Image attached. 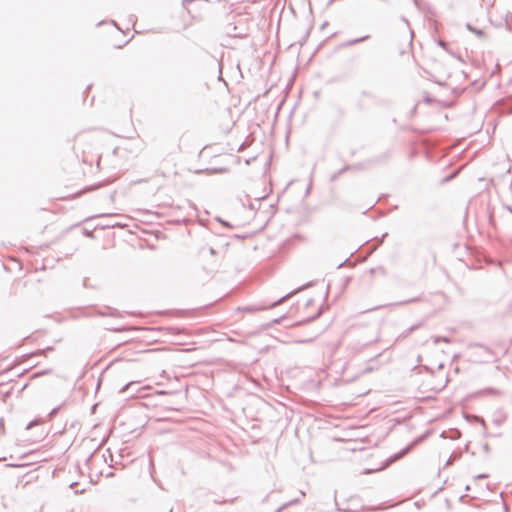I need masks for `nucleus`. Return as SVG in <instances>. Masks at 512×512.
Returning a JSON list of instances; mask_svg holds the SVG:
<instances>
[{"label": "nucleus", "instance_id": "nucleus-1", "mask_svg": "<svg viewBox=\"0 0 512 512\" xmlns=\"http://www.w3.org/2000/svg\"><path fill=\"white\" fill-rule=\"evenodd\" d=\"M224 32L230 37L243 38L247 34L245 22L238 16H233L232 21L224 26Z\"/></svg>", "mask_w": 512, "mask_h": 512}, {"label": "nucleus", "instance_id": "nucleus-2", "mask_svg": "<svg viewBox=\"0 0 512 512\" xmlns=\"http://www.w3.org/2000/svg\"><path fill=\"white\" fill-rule=\"evenodd\" d=\"M263 309H265V308L262 307V306L249 305V306L238 307L236 309V311H238V312H247V313H255V312L261 311Z\"/></svg>", "mask_w": 512, "mask_h": 512}, {"label": "nucleus", "instance_id": "nucleus-3", "mask_svg": "<svg viewBox=\"0 0 512 512\" xmlns=\"http://www.w3.org/2000/svg\"><path fill=\"white\" fill-rule=\"evenodd\" d=\"M369 37H370L369 35H365V36H362V37H359V38L348 40L347 42L342 44V47L354 46L356 44L364 42L365 40L369 39Z\"/></svg>", "mask_w": 512, "mask_h": 512}, {"label": "nucleus", "instance_id": "nucleus-4", "mask_svg": "<svg viewBox=\"0 0 512 512\" xmlns=\"http://www.w3.org/2000/svg\"><path fill=\"white\" fill-rule=\"evenodd\" d=\"M370 273L371 274L379 273L382 276H386L387 275V270L383 266H378V267H375V268H371L370 269Z\"/></svg>", "mask_w": 512, "mask_h": 512}, {"label": "nucleus", "instance_id": "nucleus-5", "mask_svg": "<svg viewBox=\"0 0 512 512\" xmlns=\"http://www.w3.org/2000/svg\"><path fill=\"white\" fill-rule=\"evenodd\" d=\"M298 290H299V289H297V291H298ZM295 292H296V290H294V291H292V292H290V293H288V294H286V295L282 296V297H281V298H279L278 300L274 301V302L270 305V307H275V306L279 305L280 303H282L284 300H286L287 298H289V297H290L292 294H294Z\"/></svg>", "mask_w": 512, "mask_h": 512}, {"label": "nucleus", "instance_id": "nucleus-6", "mask_svg": "<svg viewBox=\"0 0 512 512\" xmlns=\"http://www.w3.org/2000/svg\"><path fill=\"white\" fill-rule=\"evenodd\" d=\"M422 325L421 322L417 323V324H414L412 325L411 327H409L405 332H404V336H408L409 334H411L412 332H414L416 329H418L420 326Z\"/></svg>", "mask_w": 512, "mask_h": 512}, {"label": "nucleus", "instance_id": "nucleus-7", "mask_svg": "<svg viewBox=\"0 0 512 512\" xmlns=\"http://www.w3.org/2000/svg\"><path fill=\"white\" fill-rule=\"evenodd\" d=\"M440 341L449 343L450 339L446 336H434L433 337L434 344H438Z\"/></svg>", "mask_w": 512, "mask_h": 512}, {"label": "nucleus", "instance_id": "nucleus-8", "mask_svg": "<svg viewBox=\"0 0 512 512\" xmlns=\"http://www.w3.org/2000/svg\"><path fill=\"white\" fill-rule=\"evenodd\" d=\"M138 382H134V381H130L128 382L126 385H124L121 389H120V393H125L131 386H133L134 384H137Z\"/></svg>", "mask_w": 512, "mask_h": 512}, {"label": "nucleus", "instance_id": "nucleus-9", "mask_svg": "<svg viewBox=\"0 0 512 512\" xmlns=\"http://www.w3.org/2000/svg\"><path fill=\"white\" fill-rule=\"evenodd\" d=\"M467 28L478 36H482L484 34L482 30L473 28L470 24H467Z\"/></svg>", "mask_w": 512, "mask_h": 512}, {"label": "nucleus", "instance_id": "nucleus-10", "mask_svg": "<svg viewBox=\"0 0 512 512\" xmlns=\"http://www.w3.org/2000/svg\"><path fill=\"white\" fill-rule=\"evenodd\" d=\"M350 169H351V166H349V165H347V166L343 167V168L338 172V174H337V175H334V176L332 177V180L336 179V177H337L338 175H340V174H342V173H344V172H346V171H348V170H350Z\"/></svg>", "mask_w": 512, "mask_h": 512}, {"label": "nucleus", "instance_id": "nucleus-11", "mask_svg": "<svg viewBox=\"0 0 512 512\" xmlns=\"http://www.w3.org/2000/svg\"><path fill=\"white\" fill-rule=\"evenodd\" d=\"M389 156H390L389 153H385L381 157H379L376 160H374V162L386 161L389 158Z\"/></svg>", "mask_w": 512, "mask_h": 512}, {"label": "nucleus", "instance_id": "nucleus-12", "mask_svg": "<svg viewBox=\"0 0 512 512\" xmlns=\"http://www.w3.org/2000/svg\"><path fill=\"white\" fill-rule=\"evenodd\" d=\"M321 313H322V307H319V309H318L317 313H316L314 316L310 317V318L308 319V321H311V320H315V319H317V318L321 315Z\"/></svg>", "mask_w": 512, "mask_h": 512}, {"label": "nucleus", "instance_id": "nucleus-13", "mask_svg": "<svg viewBox=\"0 0 512 512\" xmlns=\"http://www.w3.org/2000/svg\"><path fill=\"white\" fill-rule=\"evenodd\" d=\"M416 301H418V298H412V299H408V300L402 301L399 304L400 305H404V304H409V303H413V302H416Z\"/></svg>", "mask_w": 512, "mask_h": 512}, {"label": "nucleus", "instance_id": "nucleus-14", "mask_svg": "<svg viewBox=\"0 0 512 512\" xmlns=\"http://www.w3.org/2000/svg\"><path fill=\"white\" fill-rule=\"evenodd\" d=\"M50 372V370H44V371H41V372H36L33 377H38V376H41V375H44L46 373Z\"/></svg>", "mask_w": 512, "mask_h": 512}, {"label": "nucleus", "instance_id": "nucleus-15", "mask_svg": "<svg viewBox=\"0 0 512 512\" xmlns=\"http://www.w3.org/2000/svg\"><path fill=\"white\" fill-rule=\"evenodd\" d=\"M208 252H209V254H210V255H212V256L216 254L215 249H214V248H212V247L208 249Z\"/></svg>", "mask_w": 512, "mask_h": 512}, {"label": "nucleus", "instance_id": "nucleus-16", "mask_svg": "<svg viewBox=\"0 0 512 512\" xmlns=\"http://www.w3.org/2000/svg\"><path fill=\"white\" fill-rule=\"evenodd\" d=\"M59 408H54L51 412H50V416H54L56 415V413L58 412Z\"/></svg>", "mask_w": 512, "mask_h": 512}, {"label": "nucleus", "instance_id": "nucleus-17", "mask_svg": "<svg viewBox=\"0 0 512 512\" xmlns=\"http://www.w3.org/2000/svg\"><path fill=\"white\" fill-rule=\"evenodd\" d=\"M488 475L487 474H479L476 476L477 479H483V478H487Z\"/></svg>", "mask_w": 512, "mask_h": 512}, {"label": "nucleus", "instance_id": "nucleus-18", "mask_svg": "<svg viewBox=\"0 0 512 512\" xmlns=\"http://www.w3.org/2000/svg\"><path fill=\"white\" fill-rule=\"evenodd\" d=\"M483 450H484L486 453H488V452H489V445H488L487 443H485V444L483 445Z\"/></svg>", "mask_w": 512, "mask_h": 512}, {"label": "nucleus", "instance_id": "nucleus-19", "mask_svg": "<svg viewBox=\"0 0 512 512\" xmlns=\"http://www.w3.org/2000/svg\"><path fill=\"white\" fill-rule=\"evenodd\" d=\"M34 421H31L30 423H28V425L26 426V429H30L33 425H34Z\"/></svg>", "mask_w": 512, "mask_h": 512}, {"label": "nucleus", "instance_id": "nucleus-20", "mask_svg": "<svg viewBox=\"0 0 512 512\" xmlns=\"http://www.w3.org/2000/svg\"><path fill=\"white\" fill-rule=\"evenodd\" d=\"M362 95L367 96V97H371V93H369L367 91H363Z\"/></svg>", "mask_w": 512, "mask_h": 512}, {"label": "nucleus", "instance_id": "nucleus-21", "mask_svg": "<svg viewBox=\"0 0 512 512\" xmlns=\"http://www.w3.org/2000/svg\"><path fill=\"white\" fill-rule=\"evenodd\" d=\"M114 214H111V213H108V214H101L99 215L100 217H108V216H113Z\"/></svg>", "mask_w": 512, "mask_h": 512}, {"label": "nucleus", "instance_id": "nucleus-22", "mask_svg": "<svg viewBox=\"0 0 512 512\" xmlns=\"http://www.w3.org/2000/svg\"><path fill=\"white\" fill-rule=\"evenodd\" d=\"M438 44H439V46H441V47H444V46H445V43H444L443 41H441V40L438 42Z\"/></svg>", "mask_w": 512, "mask_h": 512}, {"label": "nucleus", "instance_id": "nucleus-23", "mask_svg": "<svg viewBox=\"0 0 512 512\" xmlns=\"http://www.w3.org/2000/svg\"><path fill=\"white\" fill-rule=\"evenodd\" d=\"M312 302H313V300H312V299H308V300H307L306 305H307V306H308V305H311V303H312Z\"/></svg>", "mask_w": 512, "mask_h": 512}, {"label": "nucleus", "instance_id": "nucleus-24", "mask_svg": "<svg viewBox=\"0 0 512 512\" xmlns=\"http://www.w3.org/2000/svg\"><path fill=\"white\" fill-rule=\"evenodd\" d=\"M339 112L341 113V115H344V110L342 108H339Z\"/></svg>", "mask_w": 512, "mask_h": 512}, {"label": "nucleus", "instance_id": "nucleus-25", "mask_svg": "<svg viewBox=\"0 0 512 512\" xmlns=\"http://www.w3.org/2000/svg\"><path fill=\"white\" fill-rule=\"evenodd\" d=\"M227 501H223L222 503H226ZM214 503L218 504V503H221L220 501L218 500H214Z\"/></svg>", "mask_w": 512, "mask_h": 512}, {"label": "nucleus", "instance_id": "nucleus-26", "mask_svg": "<svg viewBox=\"0 0 512 512\" xmlns=\"http://www.w3.org/2000/svg\"><path fill=\"white\" fill-rule=\"evenodd\" d=\"M420 361H421V356L419 355V356L417 357V362H420Z\"/></svg>", "mask_w": 512, "mask_h": 512}, {"label": "nucleus", "instance_id": "nucleus-27", "mask_svg": "<svg viewBox=\"0 0 512 512\" xmlns=\"http://www.w3.org/2000/svg\"><path fill=\"white\" fill-rule=\"evenodd\" d=\"M280 319H281V318L275 319V322H276V323H280Z\"/></svg>", "mask_w": 512, "mask_h": 512}, {"label": "nucleus", "instance_id": "nucleus-28", "mask_svg": "<svg viewBox=\"0 0 512 512\" xmlns=\"http://www.w3.org/2000/svg\"><path fill=\"white\" fill-rule=\"evenodd\" d=\"M4 424L2 421H0V427L3 428Z\"/></svg>", "mask_w": 512, "mask_h": 512}]
</instances>
